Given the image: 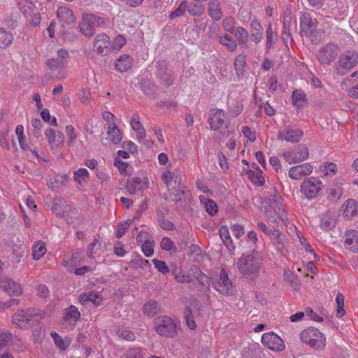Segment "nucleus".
<instances>
[{
    "label": "nucleus",
    "instance_id": "1",
    "mask_svg": "<svg viewBox=\"0 0 358 358\" xmlns=\"http://www.w3.org/2000/svg\"><path fill=\"white\" fill-rule=\"evenodd\" d=\"M238 271L250 280L258 278L260 268L262 266V258L260 254L252 250L250 254H243L237 260Z\"/></svg>",
    "mask_w": 358,
    "mask_h": 358
},
{
    "label": "nucleus",
    "instance_id": "2",
    "mask_svg": "<svg viewBox=\"0 0 358 358\" xmlns=\"http://www.w3.org/2000/svg\"><path fill=\"white\" fill-rule=\"evenodd\" d=\"M302 342L316 350H322L326 346V338L317 328L309 327L300 334Z\"/></svg>",
    "mask_w": 358,
    "mask_h": 358
},
{
    "label": "nucleus",
    "instance_id": "3",
    "mask_svg": "<svg viewBox=\"0 0 358 358\" xmlns=\"http://www.w3.org/2000/svg\"><path fill=\"white\" fill-rule=\"evenodd\" d=\"M154 325L156 333L161 336L174 338L178 334L175 321L166 315L155 318Z\"/></svg>",
    "mask_w": 358,
    "mask_h": 358
},
{
    "label": "nucleus",
    "instance_id": "4",
    "mask_svg": "<svg viewBox=\"0 0 358 358\" xmlns=\"http://www.w3.org/2000/svg\"><path fill=\"white\" fill-rule=\"evenodd\" d=\"M358 64V52L347 51L341 55L335 65L334 71L339 76L345 75Z\"/></svg>",
    "mask_w": 358,
    "mask_h": 358
},
{
    "label": "nucleus",
    "instance_id": "5",
    "mask_svg": "<svg viewBox=\"0 0 358 358\" xmlns=\"http://www.w3.org/2000/svg\"><path fill=\"white\" fill-rule=\"evenodd\" d=\"M338 53V46L333 43H328L318 50L316 57L320 64L329 66L336 59Z\"/></svg>",
    "mask_w": 358,
    "mask_h": 358
},
{
    "label": "nucleus",
    "instance_id": "6",
    "mask_svg": "<svg viewBox=\"0 0 358 358\" xmlns=\"http://www.w3.org/2000/svg\"><path fill=\"white\" fill-rule=\"evenodd\" d=\"M38 315L31 309L18 310L12 318L14 324L21 329H28L34 325V322H37L36 318Z\"/></svg>",
    "mask_w": 358,
    "mask_h": 358
},
{
    "label": "nucleus",
    "instance_id": "7",
    "mask_svg": "<svg viewBox=\"0 0 358 358\" xmlns=\"http://www.w3.org/2000/svg\"><path fill=\"white\" fill-rule=\"evenodd\" d=\"M156 76L166 87L173 85L175 76L173 71L169 69L168 63L164 60L156 62Z\"/></svg>",
    "mask_w": 358,
    "mask_h": 358
},
{
    "label": "nucleus",
    "instance_id": "8",
    "mask_svg": "<svg viewBox=\"0 0 358 358\" xmlns=\"http://www.w3.org/2000/svg\"><path fill=\"white\" fill-rule=\"evenodd\" d=\"M282 156L289 164H296L307 159L309 157V151L304 144H300L296 149L283 152Z\"/></svg>",
    "mask_w": 358,
    "mask_h": 358
},
{
    "label": "nucleus",
    "instance_id": "9",
    "mask_svg": "<svg viewBox=\"0 0 358 358\" xmlns=\"http://www.w3.org/2000/svg\"><path fill=\"white\" fill-rule=\"evenodd\" d=\"M322 182L315 178L304 180L301 185V192L308 199L315 198L321 190Z\"/></svg>",
    "mask_w": 358,
    "mask_h": 358
},
{
    "label": "nucleus",
    "instance_id": "10",
    "mask_svg": "<svg viewBox=\"0 0 358 358\" xmlns=\"http://www.w3.org/2000/svg\"><path fill=\"white\" fill-rule=\"evenodd\" d=\"M262 343L265 347L274 351H282L285 349L282 339L273 332L264 334Z\"/></svg>",
    "mask_w": 358,
    "mask_h": 358
},
{
    "label": "nucleus",
    "instance_id": "11",
    "mask_svg": "<svg viewBox=\"0 0 358 358\" xmlns=\"http://www.w3.org/2000/svg\"><path fill=\"white\" fill-rule=\"evenodd\" d=\"M212 286L221 294H226L229 293V289L232 287V282L224 269L221 271L218 278H212Z\"/></svg>",
    "mask_w": 358,
    "mask_h": 358
},
{
    "label": "nucleus",
    "instance_id": "12",
    "mask_svg": "<svg viewBox=\"0 0 358 358\" xmlns=\"http://www.w3.org/2000/svg\"><path fill=\"white\" fill-rule=\"evenodd\" d=\"M299 20L301 31L306 36L312 34L318 24L317 19L313 18L308 13H301Z\"/></svg>",
    "mask_w": 358,
    "mask_h": 358
},
{
    "label": "nucleus",
    "instance_id": "13",
    "mask_svg": "<svg viewBox=\"0 0 358 358\" xmlns=\"http://www.w3.org/2000/svg\"><path fill=\"white\" fill-rule=\"evenodd\" d=\"M93 46L94 51L101 55H107L111 50L109 37L103 33L96 36Z\"/></svg>",
    "mask_w": 358,
    "mask_h": 358
},
{
    "label": "nucleus",
    "instance_id": "14",
    "mask_svg": "<svg viewBox=\"0 0 358 358\" xmlns=\"http://www.w3.org/2000/svg\"><path fill=\"white\" fill-rule=\"evenodd\" d=\"M0 287L9 295L20 296L22 294L21 285L13 280L0 273Z\"/></svg>",
    "mask_w": 358,
    "mask_h": 358
},
{
    "label": "nucleus",
    "instance_id": "15",
    "mask_svg": "<svg viewBox=\"0 0 358 358\" xmlns=\"http://www.w3.org/2000/svg\"><path fill=\"white\" fill-rule=\"evenodd\" d=\"M273 224L272 227L273 228V231L271 236L273 243L275 245L278 251L281 253H284L286 251V239L285 236L282 235L281 232L276 228L277 227V221L276 219L271 220Z\"/></svg>",
    "mask_w": 358,
    "mask_h": 358
},
{
    "label": "nucleus",
    "instance_id": "16",
    "mask_svg": "<svg viewBox=\"0 0 358 358\" xmlns=\"http://www.w3.org/2000/svg\"><path fill=\"white\" fill-rule=\"evenodd\" d=\"M312 172L311 164L304 163L291 167L289 171V177L293 180H300L303 176H309Z\"/></svg>",
    "mask_w": 358,
    "mask_h": 358
},
{
    "label": "nucleus",
    "instance_id": "17",
    "mask_svg": "<svg viewBox=\"0 0 358 358\" xmlns=\"http://www.w3.org/2000/svg\"><path fill=\"white\" fill-rule=\"evenodd\" d=\"M303 133L300 129H292L290 128H285L282 131L280 132L277 138L278 140H285L287 142L292 143H298Z\"/></svg>",
    "mask_w": 358,
    "mask_h": 358
},
{
    "label": "nucleus",
    "instance_id": "18",
    "mask_svg": "<svg viewBox=\"0 0 358 358\" xmlns=\"http://www.w3.org/2000/svg\"><path fill=\"white\" fill-rule=\"evenodd\" d=\"M45 135L52 149L58 148L64 141V134L60 131L48 128Z\"/></svg>",
    "mask_w": 358,
    "mask_h": 358
},
{
    "label": "nucleus",
    "instance_id": "19",
    "mask_svg": "<svg viewBox=\"0 0 358 358\" xmlns=\"http://www.w3.org/2000/svg\"><path fill=\"white\" fill-rule=\"evenodd\" d=\"M212 115L209 119V124L213 130H217L225 123L226 115L222 109H213L211 110Z\"/></svg>",
    "mask_w": 358,
    "mask_h": 358
},
{
    "label": "nucleus",
    "instance_id": "20",
    "mask_svg": "<svg viewBox=\"0 0 358 358\" xmlns=\"http://www.w3.org/2000/svg\"><path fill=\"white\" fill-rule=\"evenodd\" d=\"M268 199L269 201L271 202V206L274 210V213L278 214L279 218L282 222H285L287 219V215L285 213V209L278 206V204L280 203V196L278 194H277L276 191L275 190L274 194H271Z\"/></svg>",
    "mask_w": 358,
    "mask_h": 358
},
{
    "label": "nucleus",
    "instance_id": "21",
    "mask_svg": "<svg viewBox=\"0 0 358 358\" xmlns=\"http://www.w3.org/2000/svg\"><path fill=\"white\" fill-rule=\"evenodd\" d=\"M57 17L63 26L70 25L75 22V17L73 11L64 6H60L57 10Z\"/></svg>",
    "mask_w": 358,
    "mask_h": 358
},
{
    "label": "nucleus",
    "instance_id": "22",
    "mask_svg": "<svg viewBox=\"0 0 358 358\" xmlns=\"http://www.w3.org/2000/svg\"><path fill=\"white\" fill-rule=\"evenodd\" d=\"M208 15L215 21L220 20L222 17L220 2L218 0H210L208 3Z\"/></svg>",
    "mask_w": 358,
    "mask_h": 358
},
{
    "label": "nucleus",
    "instance_id": "23",
    "mask_svg": "<svg viewBox=\"0 0 358 358\" xmlns=\"http://www.w3.org/2000/svg\"><path fill=\"white\" fill-rule=\"evenodd\" d=\"M189 271L192 273L193 278H196L199 284L202 287H209V278L202 272V271L197 266H192Z\"/></svg>",
    "mask_w": 358,
    "mask_h": 358
},
{
    "label": "nucleus",
    "instance_id": "24",
    "mask_svg": "<svg viewBox=\"0 0 358 358\" xmlns=\"http://www.w3.org/2000/svg\"><path fill=\"white\" fill-rule=\"evenodd\" d=\"M132 61V58L128 55H120L115 62V69L121 73L126 72L131 68Z\"/></svg>",
    "mask_w": 358,
    "mask_h": 358
},
{
    "label": "nucleus",
    "instance_id": "25",
    "mask_svg": "<svg viewBox=\"0 0 358 358\" xmlns=\"http://www.w3.org/2000/svg\"><path fill=\"white\" fill-rule=\"evenodd\" d=\"M343 215L347 218L358 215V201L349 199L343 205Z\"/></svg>",
    "mask_w": 358,
    "mask_h": 358
},
{
    "label": "nucleus",
    "instance_id": "26",
    "mask_svg": "<svg viewBox=\"0 0 358 358\" xmlns=\"http://www.w3.org/2000/svg\"><path fill=\"white\" fill-rule=\"evenodd\" d=\"M337 224V220L334 214L327 213L323 215L320 220V227L323 231H329L332 230Z\"/></svg>",
    "mask_w": 358,
    "mask_h": 358
},
{
    "label": "nucleus",
    "instance_id": "27",
    "mask_svg": "<svg viewBox=\"0 0 358 358\" xmlns=\"http://www.w3.org/2000/svg\"><path fill=\"white\" fill-rule=\"evenodd\" d=\"M345 245L348 249L355 252L358 251V231H349L345 234Z\"/></svg>",
    "mask_w": 358,
    "mask_h": 358
},
{
    "label": "nucleus",
    "instance_id": "28",
    "mask_svg": "<svg viewBox=\"0 0 358 358\" xmlns=\"http://www.w3.org/2000/svg\"><path fill=\"white\" fill-rule=\"evenodd\" d=\"M143 313L148 317H154L161 311L158 302L154 299L149 300L143 308Z\"/></svg>",
    "mask_w": 358,
    "mask_h": 358
},
{
    "label": "nucleus",
    "instance_id": "29",
    "mask_svg": "<svg viewBox=\"0 0 358 358\" xmlns=\"http://www.w3.org/2000/svg\"><path fill=\"white\" fill-rule=\"evenodd\" d=\"M218 41L230 52H234L237 48V42L236 40L227 34L218 36Z\"/></svg>",
    "mask_w": 358,
    "mask_h": 358
},
{
    "label": "nucleus",
    "instance_id": "30",
    "mask_svg": "<svg viewBox=\"0 0 358 358\" xmlns=\"http://www.w3.org/2000/svg\"><path fill=\"white\" fill-rule=\"evenodd\" d=\"M220 236L229 251L231 252L235 249L233 245L232 239L230 237L228 227L222 226L219 230Z\"/></svg>",
    "mask_w": 358,
    "mask_h": 358
},
{
    "label": "nucleus",
    "instance_id": "31",
    "mask_svg": "<svg viewBox=\"0 0 358 358\" xmlns=\"http://www.w3.org/2000/svg\"><path fill=\"white\" fill-rule=\"evenodd\" d=\"M80 317V313L78 311L77 307L71 305L69 307L64 310V320L65 322L73 321L76 322Z\"/></svg>",
    "mask_w": 358,
    "mask_h": 358
},
{
    "label": "nucleus",
    "instance_id": "32",
    "mask_svg": "<svg viewBox=\"0 0 358 358\" xmlns=\"http://www.w3.org/2000/svg\"><path fill=\"white\" fill-rule=\"evenodd\" d=\"M13 34L4 28L0 27V48L4 49L12 44Z\"/></svg>",
    "mask_w": 358,
    "mask_h": 358
},
{
    "label": "nucleus",
    "instance_id": "33",
    "mask_svg": "<svg viewBox=\"0 0 358 358\" xmlns=\"http://www.w3.org/2000/svg\"><path fill=\"white\" fill-rule=\"evenodd\" d=\"M348 81L354 86L348 90V94L350 97L356 99L358 97V70L350 75Z\"/></svg>",
    "mask_w": 358,
    "mask_h": 358
},
{
    "label": "nucleus",
    "instance_id": "34",
    "mask_svg": "<svg viewBox=\"0 0 358 358\" xmlns=\"http://www.w3.org/2000/svg\"><path fill=\"white\" fill-rule=\"evenodd\" d=\"M306 101V96L301 90H294L292 94V104L297 108H302Z\"/></svg>",
    "mask_w": 358,
    "mask_h": 358
},
{
    "label": "nucleus",
    "instance_id": "35",
    "mask_svg": "<svg viewBox=\"0 0 358 358\" xmlns=\"http://www.w3.org/2000/svg\"><path fill=\"white\" fill-rule=\"evenodd\" d=\"M252 36L254 37V41L258 43L262 38L263 28L261 24L256 20L250 23Z\"/></svg>",
    "mask_w": 358,
    "mask_h": 358
},
{
    "label": "nucleus",
    "instance_id": "36",
    "mask_svg": "<svg viewBox=\"0 0 358 358\" xmlns=\"http://www.w3.org/2000/svg\"><path fill=\"white\" fill-rule=\"evenodd\" d=\"M127 189L130 194H136L138 191L143 188L141 180L139 178H134L131 182H128Z\"/></svg>",
    "mask_w": 358,
    "mask_h": 358
},
{
    "label": "nucleus",
    "instance_id": "37",
    "mask_svg": "<svg viewBox=\"0 0 358 358\" xmlns=\"http://www.w3.org/2000/svg\"><path fill=\"white\" fill-rule=\"evenodd\" d=\"M234 35L240 46L247 45L248 41V34L247 31L243 27H237Z\"/></svg>",
    "mask_w": 358,
    "mask_h": 358
},
{
    "label": "nucleus",
    "instance_id": "38",
    "mask_svg": "<svg viewBox=\"0 0 358 358\" xmlns=\"http://www.w3.org/2000/svg\"><path fill=\"white\" fill-rule=\"evenodd\" d=\"M45 244L43 242H36L33 246L32 256L36 260H38L46 252Z\"/></svg>",
    "mask_w": 358,
    "mask_h": 358
},
{
    "label": "nucleus",
    "instance_id": "39",
    "mask_svg": "<svg viewBox=\"0 0 358 358\" xmlns=\"http://www.w3.org/2000/svg\"><path fill=\"white\" fill-rule=\"evenodd\" d=\"M98 298L99 296L96 292H91L88 294H81L79 297V301L84 306L87 305L90 301L92 302L96 306H99V303H96V299Z\"/></svg>",
    "mask_w": 358,
    "mask_h": 358
},
{
    "label": "nucleus",
    "instance_id": "40",
    "mask_svg": "<svg viewBox=\"0 0 358 358\" xmlns=\"http://www.w3.org/2000/svg\"><path fill=\"white\" fill-rule=\"evenodd\" d=\"M84 20L87 22L88 24H90L92 27L94 29V27H98L104 24V20L103 18H101L93 14H85L83 15Z\"/></svg>",
    "mask_w": 358,
    "mask_h": 358
},
{
    "label": "nucleus",
    "instance_id": "41",
    "mask_svg": "<svg viewBox=\"0 0 358 358\" xmlns=\"http://www.w3.org/2000/svg\"><path fill=\"white\" fill-rule=\"evenodd\" d=\"M246 64L245 56L244 55H238L234 60V68L238 76L243 75V68Z\"/></svg>",
    "mask_w": 358,
    "mask_h": 358
},
{
    "label": "nucleus",
    "instance_id": "42",
    "mask_svg": "<svg viewBox=\"0 0 358 358\" xmlns=\"http://www.w3.org/2000/svg\"><path fill=\"white\" fill-rule=\"evenodd\" d=\"M246 174L248 175L251 182L255 184H257L258 185H262L265 182L264 178L262 176V172L261 170H259V173H257L252 170H248L246 171Z\"/></svg>",
    "mask_w": 358,
    "mask_h": 358
},
{
    "label": "nucleus",
    "instance_id": "43",
    "mask_svg": "<svg viewBox=\"0 0 358 358\" xmlns=\"http://www.w3.org/2000/svg\"><path fill=\"white\" fill-rule=\"evenodd\" d=\"M108 134L111 137V141L114 144H118L122 140V134L115 124L113 127H109Z\"/></svg>",
    "mask_w": 358,
    "mask_h": 358
},
{
    "label": "nucleus",
    "instance_id": "44",
    "mask_svg": "<svg viewBox=\"0 0 358 358\" xmlns=\"http://www.w3.org/2000/svg\"><path fill=\"white\" fill-rule=\"evenodd\" d=\"M51 336L54 340L55 345L60 350H66V348L69 345V341L67 339H63L57 333H51Z\"/></svg>",
    "mask_w": 358,
    "mask_h": 358
},
{
    "label": "nucleus",
    "instance_id": "45",
    "mask_svg": "<svg viewBox=\"0 0 358 358\" xmlns=\"http://www.w3.org/2000/svg\"><path fill=\"white\" fill-rule=\"evenodd\" d=\"M336 302L337 304L336 316L342 317L345 315V310L344 309V296L341 293L336 295Z\"/></svg>",
    "mask_w": 358,
    "mask_h": 358
},
{
    "label": "nucleus",
    "instance_id": "46",
    "mask_svg": "<svg viewBox=\"0 0 358 358\" xmlns=\"http://www.w3.org/2000/svg\"><path fill=\"white\" fill-rule=\"evenodd\" d=\"M75 180L81 184L89 177V172L86 169H79L73 173Z\"/></svg>",
    "mask_w": 358,
    "mask_h": 358
},
{
    "label": "nucleus",
    "instance_id": "47",
    "mask_svg": "<svg viewBox=\"0 0 358 358\" xmlns=\"http://www.w3.org/2000/svg\"><path fill=\"white\" fill-rule=\"evenodd\" d=\"M31 125L34 128L32 131L33 135L38 138L41 136V128L43 126V122L38 118H34L31 120Z\"/></svg>",
    "mask_w": 358,
    "mask_h": 358
},
{
    "label": "nucleus",
    "instance_id": "48",
    "mask_svg": "<svg viewBox=\"0 0 358 358\" xmlns=\"http://www.w3.org/2000/svg\"><path fill=\"white\" fill-rule=\"evenodd\" d=\"M80 30L86 36H92L95 33L92 25L84 20V17H83V22L80 24Z\"/></svg>",
    "mask_w": 358,
    "mask_h": 358
},
{
    "label": "nucleus",
    "instance_id": "49",
    "mask_svg": "<svg viewBox=\"0 0 358 358\" xmlns=\"http://www.w3.org/2000/svg\"><path fill=\"white\" fill-rule=\"evenodd\" d=\"M162 178L163 182L168 187H175V185H173V183H174V185L177 183L178 177L176 176L175 178H173V175L172 172H171L170 171L164 172V174L162 175Z\"/></svg>",
    "mask_w": 358,
    "mask_h": 358
},
{
    "label": "nucleus",
    "instance_id": "50",
    "mask_svg": "<svg viewBox=\"0 0 358 358\" xmlns=\"http://www.w3.org/2000/svg\"><path fill=\"white\" fill-rule=\"evenodd\" d=\"M46 64L51 71H55L64 68L65 62H62L58 58H53L48 59Z\"/></svg>",
    "mask_w": 358,
    "mask_h": 358
},
{
    "label": "nucleus",
    "instance_id": "51",
    "mask_svg": "<svg viewBox=\"0 0 358 358\" xmlns=\"http://www.w3.org/2000/svg\"><path fill=\"white\" fill-rule=\"evenodd\" d=\"M64 206L63 201L60 199L55 200L51 207L52 211L57 216H62L64 211Z\"/></svg>",
    "mask_w": 358,
    "mask_h": 358
},
{
    "label": "nucleus",
    "instance_id": "52",
    "mask_svg": "<svg viewBox=\"0 0 358 358\" xmlns=\"http://www.w3.org/2000/svg\"><path fill=\"white\" fill-rule=\"evenodd\" d=\"M187 9V3L185 1H182L180 3L178 7L175 9L173 12H171L169 15V17L171 19H174L178 17L182 16L185 11Z\"/></svg>",
    "mask_w": 358,
    "mask_h": 358
},
{
    "label": "nucleus",
    "instance_id": "53",
    "mask_svg": "<svg viewBox=\"0 0 358 358\" xmlns=\"http://www.w3.org/2000/svg\"><path fill=\"white\" fill-rule=\"evenodd\" d=\"M15 133H16V134L17 136V139H18L20 148L23 150H27V146H26V145L24 143V127H23V126L21 125V124L17 125L16 129H15Z\"/></svg>",
    "mask_w": 358,
    "mask_h": 358
},
{
    "label": "nucleus",
    "instance_id": "54",
    "mask_svg": "<svg viewBox=\"0 0 358 358\" xmlns=\"http://www.w3.org/2000/svg\"><path fill=\"white\" fill-rule=\"evenodd\" d=\"M235 20L232 17H227L222 21V27L225 31L232 33L235 27Z\"/></svg>",
    "mask_w": 358,
    "mask_h": 358
},
{
    "label": "nucleus",
    "instance_id": "55",
    "mask_svg": "<svg viewBox=\"0 0 358 358\" xmlns=\"http://www.w3.org/2000/svg\"><path fill=\"white\" fill-rule=\"evenodd\" d=\"M153 244H154V241L150 240V241H147L146 243H142L141 245L142 251L146 257H150L153 255V253H154Z\"/></svg>",
    "mask_w": 358,
    "mask_h": 358
},
{
    "label": "nucleus",
    "instance_id": "56",
    "mask_svg": "<svg viewBox=\"0 0 358 358\" xmlns=\"http://www.w3.org/2000/svg\"><path fill=\"white\" fill-rule=\"evenodd\" d=\"M152 262L155 267L162 273L166 274L169 272V268L166 265V262L162 260L154 259Z\"/></svg>",
    "mask_w": 358,
    "mask_h": 358
},
{
    "label": "nucleus",
    "instance_id": "57",
    "mask_svg": "<svg viewBox=\"0 0 358 358\" xmlns=\"http://www.w3.org/2000/svg\"><path fill=\"white\" fill-rule=\"evenodd\" d=\"M178 185L179 188L176 189L175 187V189H173L172 192H171V196L173 197V200L176 202L182 201V199L185 197V191L183 189H181V187L180 186L179 183L178 184Z\"/></svg>",
    "mask_w": 358,
    "mask_h": 358
},
{
    "label": "nucleus",
    "instance_id": "58",
    "mask_svg": "<svg viewBox=\"0 0 358 358\" xmlns=\"http://www.w3.org/2000/svg\"><path fill=\"white\" fill-rule=\"evenodd\" d=\"M12 334L7 331H0V350L6 347L11 341Z\"/></svg>",
    "mask_w": 358,
    "mask_h": 358
},
{
    "label": "nucleus",
    "instance_id": "59",
    "mask_svg": "<svg viewBox=\"0 0 358 358\" xmlns=\"http://www.w3.org/2000/svg\"><path fill=\"white\" fill-rule=\"evenodd\" d=\"M175 279L179 283H190L193 281V275L190 271L187 274H175Z\"/></svg>",
    "mask_w": 358,
    "mask_h": 358
},
{
    "label": "nucleus",
    "instance_id": "60",
    "mask_svg": "<svg viewBox=\"0 0 358 358\" xmlns=\"http://www.w3.org/2000/svg\"><path fill=\"white\" fill-rule=\"evenodd\" d=\"M132 223V220H129L126 221L124 223H120L117 226V229L116 232V237L120 238L123 236L125 234L127 229L129 226Z\"/></svg>",
    "mask_w": 358,
    "mask_h": 358
},
{
    "label": "nucleus",
    "instance_id": "61",
    "mask_svg": "<svg viewBox=\"0 0 358 358\" xmlns=\"http://www.w3.org/2000/svg\"><path fill=\"white\" fill-rule=\"evenodd\" d=\"M206 210L211 215H215L217 212V206L215 201L207 199L204 203Z\"/></svg>",
    "mask_w": 358,
    "mask_h": 358
},
{
    "label": "nucleus",
    "instance_id": "62",
    "mask_svg": "<svg viewBox=\"0 0 358 358\" xmlns=\"http://www.w3.org/2000/svg\"><path fill=\"white\" fill-rule=\"evenodd\" d=\"M127 358H143L141 349L140 348H129L126 352Z\"/></svg>",
    "mask_w": 358,
    "mask_h": 358
},
{
    "label": "nucleus",
    "instance_id": "63",
    "mask_svg": "<svg viewBox=\"0 0 358 358\" xmlns=\"http://www.w3.org/2000/svg\"><path fill=\"white\" fill-rule=\"evenodd\" d=\"M66 133L69 137L67 143L69 145H73L75 140L77 138V135L75 132L73 127L72 125H67L66 127Z\"/></svg>",
    "mask_w": 358,
    "mask_h": 358
},
{
    "label": "nucleus",
    "instance_id": "64",
    "mask_svg": "<svg viewBox=\"0 0 358 358\" xmlns=\"http://www.w3.org/2000/svg\"><path fill=\"white\" fill-rule=\"evenodd\" d=\"M160 247L162 248V250L171 251L173 249L174 243L169 237H164L162 238L160 243Z\"/></svg>",
    "mask_w": 358,
    "mask_h": 358
}]
</instances>
